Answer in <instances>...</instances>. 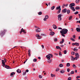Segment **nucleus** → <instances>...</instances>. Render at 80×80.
<instances>
[{
    "instance_id": "17",
    "label": "nucleus",
    "mask_w": 80,
    "mask_h": 80,
    "mask_svg": "<svg viewBox=\"0 0 80 80\" xmlns=\"http://www.w3.org/2000/svg\"><path fill=\"white\" fill-rule=\"evenodd\" d=\"M17 72L18 73H21V71L19 69H18L17 71Z\"/></svg>"
},
{
    "instance_id": "46",
    "label": "nucleus",
    "mask_w": 80,
    "mask_h": 80,
    "mask_svg": "<svg viewBox=\"0 0 80 80\" xmlns=\"http://www.w3.org/2000/svg\"><path fill=\"white\" fill-rule=\"evenodd\" d=\"M33 62H37V59H34L33 60Z\"/></svg>"
},
{
    "instance_id": "38",
    "label": "nucleus",
    "mask_w": 80,
    "mask_h": 80,
    "mask_svg": "<svg viewBox=\"0 0 80 80\" xmlns=\"http://www.w3.org/2000/svg\"><path fill=\"white\" fill-rule=\"evenodd\" d=\"M42 13L41 12H39L38 13V15H42Z\"/></svg>"
},
{
    "instance_id": "49",
    "label": "nucleus",
    "mask_w": 80,
    "mask_h": 80,
    "mask_svg": "<svg viewBox=\"0 0 80 80\" xmlns=\"http://www.w3.org/2000/svg\"><path fill=\"white\" fill-rule=\"evenodd\" d=\"M71 40L72 41H75V39H74L73 38H71Z\"/></svg>"
},
{
    "instance_id": "7",
    "label": "nucleus",
    "mask_w": 80,
    "mask_h": 80,
    "mask_svg": "<svg viewBox=\"0 0 80 80\" xmlns=\"http://www.w3.org/2000/svg\"><path fill=\"white\" fill-rule=\"evenodd\" d=\"M5 68H7V69H11V68H10V66L7 65H5Z\"/></svg>"
},
{
    "instance_id": "63",
    "label": "nucleus",
    "mask_w": 80,
    "mask_h": 80,
    "mask_svg": "<svg viewBox=\"0 0 80 80\" xmlns=\"http://www.w3.org/2000/svg\"><path fill=\"white\" fill-rule=\"evenodd\" d=\"M53 74H51V77H53Z\"/></svg>"
},
{
    "instance_id": "33",
    "label": "nucleus",
    "mask_w": 80,
    "mask_h": 80,
    "mask_svg": "<svg viewBox=\"0 0 80 80\" xmlns=\"http://www.w3.org/2000/svg\"><path fill=\"white\" fill-rule=\"evenodd\" d=\"M54 8H55V6H53L51 8V9L52 10H53L54 9Z\"/></svg>"
},
{
    "instance_id": "53",
    "label": "nucleus",
    "mask_w": 80,
    "mask_h": 80,
    "mask_svg": "<svg viewBox=\"0 0 80 80\" xmlns=\"http://www.w3.org/2000/svg\"><path fill=\"white\" fill-rule=\"evenodd\" d=\"M39 36V35L38 34H36V37H38Z\"/></svg>"
},
{
    "instance_id": "36",
    "label": "nucleus",
    "mask_w": 80,
    "mask_h": 80,
    "mask_svg": "<svg viewBox=\"0 0 80 80\" xmlns=\"http://www.w3.org/2000/svg\"><path fill=\"white\" fill-rule=\"evenodd\" d=\"M65 34H64L63 33H61V35H62V37H65Z\"/></svg>"
},
{
    "instance_id": "41",
    "label": "nucleus",
    "mask_w": 80,
    "mask_h": 80,
    "mask_svg": "<svg viewBox=\"0 0 80 80\" xmlns=\"http://www.w3.org/2000/svg\"><path fill=\"white\" fill-rule=\"evenodd\" d=\"M51 62H52V60H49L48 61V63H50Z\"/></svg>"
},
{
    "instance_id": "47",
    "label": "nucleus",
    "mask_w": 80,
    "mask_h": 80,
    "mask_svg": "<svg viewBox=\"0 0 80 80\" xmlns=\"http://www.w3.org/2000/svg\"><path fill=\"white\" fill-rule=\"evenodd\" d=\"M22 30H23V28H22L21 29V31L20 32V33H22Z\"/></svg>"
},
{
    "instance_id": "42",
    "label": "nucleus",
    "mask_w": 80,
    "mask_h": 80,
    "mask_svg": "<svg viewBox=\"0 0 80 80\" xmlns=\"http://www.w3.org/2000/svg\"><path fill=\"white\" fill-rule=\"evenodd\" d=\"M59 56L60 57H62V54L61 53V52H59Z\"/></svg>"
},
{
    "instance_id": "28",
    "label": "nucleus",
    "mask_w": 80,
    "mask_h": 80,
    "mask_svg": "<svg viewBox=\"0 0 80 80\" xmlns=\"http://www.w3.org/2000/svg\"><path fill=\"white\" fill-rule=\"evenodd\" d=\"M37 38L38 39H41V38H42V37L39 36Z\"/></svg>"
},
{
    "instance_id": "57",
    "label": "nucleus",
    "mask_w": 80,
    "mask_h": 80,
    "mask_svg": "<svg viewBox=\"0 0 80 80\" xmlns=\"http://www.w3.org/2000/svg\"><path fill=\"white\" fill-rule=\"evenodd\" d=\"M29 71L27 69L26 71V72H28Z\"/></svg>"
},
{
    "instance_id": "3",
    "label": "nucleus",
    "mask_w": 80,
    "mask_h": 80,
    "mask_svg": "<svg viewBox=\"0 0 80 80\" xmlns=\"http://www.w3.org/2000/svg\"><path fill=\"white\" fill-rule=\"evenodd\" d=\"M6 60L5 61H4V60H2V66L3 67H5V63H6Z\"/></svg>"
},
{
    "instance_id": "24",
    "label": "nucleus",
    "mask_w": 80,
    "mask_h": 80,
    "mask_svg": "<svg viewBox=\"0 0 80 80\" xmlns=\"http://www.w3.org/2000/svg\"><path fill=\"white\" fill-rule=\"evenodd\" d=\"M79 2H80V0H76V3H79Z\"/></svg>"
},
{
    "instance_id": "31",
    "label": "nucleus",
    "mask_w": 80,
    "mask_h": 80,
    "mask_svg": "<svg viewBox=\"0 0 80 80\" xmlns=\"http://www.w3.org/2000/svg\"><path fill=\"white\" fill-rule=\"evenodd\" d=\"M75 73V72L73 71H72L71 72V75H72V74H73Z\"/></svg>"
},
{
    "instance_id": "52",
    "label": "nucleus",
    "mask_w": 80,
    "mask_h": 80,
    "mask_svg": "<svg viewBox=\"0 0 80 80\" xmlns=\"http://www.w3.org/2000/svg\"><path fill=\"white\" fill-rule=\"evenodd\" d=\"M71 78H72L70 77H69V78H68V80H71Z\"/></svg>"
},
{
    "instance_id": "2",
    "label": "nucleus",
    "mask_w": 80,
    "mask_h": 80,
    "mask_svg": "<svg viewBox=\"0 0 80 80\" xmlns=\"http://www.w3.org/2000/svg\"><path fill=\"white\" fill-rule=\"evenodd\" d=\"M4 31H1V33H0V35L1 37H3L5 34V32H7V29H4Z\"/></svg>"
},
{
    "instance_id": "16",
    "label": "nucleus",
    "mask_w": 80,
    "mask_h": 80,
    "mask_svg": "<svg viewBox=\"0 0 80 80\" xmlns=\"http://www.w3.org/2000/svg\"><path fill=\"white\" fill-rule=\"evenodd\" d=\"M30 49H29L28 50V55L29 56V57H30Z\"/></svg>"
},
{
    "instance_id": "6",
    "label": "nucleus",
    "mask_w": 80,
    "mask_h": 80,
    "mask_svg": "<svg viewBox=\"0 0 80 80\" xmlns=\"http://www.w3.org/2000/svg\"><path fill=\"white\" fill-rule=\"evenodd\" d=\"M46 57L49 60H50V58H51V57L49 55V54H48V55H46Z\"/></svg>"
},
{
    "instance_id": "32",
    "label": "nucleus",
    "mask_w": 80,
    "mask_h": 80,
    "mask_svg": "<svg viewBox=\"0 0 80 80\" xmlns=\"http://www.w3.org/2000/svg\"><path fill=\"white\" fill-rule=\"evenodd\" d=\"M45 18H46V19H48V15L45 16Z\"/></svg>"
},
{
    "instance_id": "29",
    "label": "nucleus",
    "mask_w": 80,
    "mask_h": 80,
    "mask_svg": "<svg viewBox=\"0 0 80 80\" xmlns=\"http://www.w3.org/2000/svg\"><path fill=\"white\" fill-rule=\"evenodd\" d=\"M71 59H72V61H74V58H73V57L72 56H71Z\"/></svg>"
},
{
    "instance_id": "25",
    "label": "nucleus",
    "mask_w": 80,
    "mask_h": 80,
    "mask_svg": "<svg viewBox=\"0 0 80 80\" xmlns=\"http://www.w3.org/2000/svg\"><path fill=\"white\" fill-rule=\"evenodd\" d=\"M67 12L68 14H69V13H70V11L69 10H67Z\"/></svg>"
},
{
    "instance_id": "20",
    "label": "nucleus",
    "mask_w": 80,
    "mask_h": 80,
    "mask_svg": "<svg viewBox=\"0 0 80 80\" xmlns=\"http://www.w3.org/2000/svg\"><path fill=\"white\" fill-rule=\"evenodd\" d=\"M72 16H70V17H69V20H72Z\"/></svg>"
},
{
    "instance_id": "39",
    "label": "nucleus",
    "mask_w": 80,
    "mask_h": 80,
    "mask_svg": "<svg viewBox=\"0 0 80 80\" xmlns=\"http://www.w3.org/2000/svg\"><path fill=\"white\" fill-rule=\"evenodd\" d=\"M75 52H71V54H72V55H75Z\"/></svg>"
},
{
    "instance_id": "23",
    "label": "nucleus",
    "mask_w": 80,
    "mask_h": 80,
    "mask_svg": "<svg viewBox=\"0 0 80 80\" xmlns=\"http://www.w3.org/2000/svg\"><path fill=\"white\" fill-rule=\"evenodd\" d=\"M67 67H70V63H68L67 64Z\"/></svg>"
},
{
    "instance_id": "27",
    "label": "nucleus",
    "mask_w": 80,
    "mask_h": 80,
    "mask_svg": "<svg viewBox=\"0 0 80 80\" xmlns=\"http://www.w3.org/2000/svg\"><path fill=\"white\" fill-rule=\"evenodd\" d=\"M61 11V9H60L59 10H58V11L57 12V13H60Z\"/></svg>"
},
{
    "instance_id": "18",
    "label": "nucleus",
    "mask_w": 80,
    "mask_h": 80,
    "mask_svg": "<svg viewBox=\"0 0 80 80\" xmlns=\"http://www.w3.org/2000/svg\"><path fill=\"white\" fill-rule=\"evenodd\" d=\"M53 27L54 29H56L57 28L56 26L55 25H53Z\"/></svg>"
},
{
    "instance_id": "10",
    "label": "nucleus",
    "mask_w": 80,
    "mask_h": 80,
    "mask_svg": "<svg viewBox=\"0 0 80 80\" xmlns=\"http://www.w3.org/2000/svg\"><path fill=\"white\" fill-rule=\"evenodd\" d=\"M60 7H61L60 6H58V7H57L56 10H59L60 9H61Z\"/></svg>"
},
{
    "instance_id": "44",
    "label": "nucleus",
    "mask_w": 80,
    "mask_h": 80,
    "mask_svg": "<svg viewBox=\"0 0 80 80\" xmlns=\"http://www.w3.org/2000/svg\"><path fill=\"white\" fill-rule=\"evenodd\" d=\"M78 12H76L75 13H74V14L75 15H77V14H78Z\"/></svg>"
},
{
    "instance_id": "64",
    "label": "nucleus",
    "mask_w": 80,
    "mask_h": 80,
    "mask_svg": "<svg viewBox=\"0 0 80 80\" xmlns=\"http://www.w3.org/2000/svg\"><path fill=\"white\" fill-rule=\"evenodd\" d=\"M58 70H59V68L57 69L56 70V72H58Z\"/></svg>"
},
{
    "instance_id": "51",
    "label": "nucleus",
    "mask_w": 80,
    "mask_h": 80,
    "mask_svg": "<svg viewBox=\"0 0 80 80\" xmlns=\"http://www.w3.org/2000/svg\"><path fill=\"white\" fill-rule=\"evenodd\" d=\"M39 78H42V76L40 75L39 76Z\"/></svg>"
},
{
    "instance_id": "15",
    "label": "nucleus",
    "mask_w": 80,
    "mask_h": 80,
    "mask_svg": "<svg viewBox=\"0 0 80 80\" xmlns=\"http://www.w3.org/2000/svg\"><path fill=\"white\" fill-rule=\"evenodd\" d=\"M54 34H55V32H50V35H52H52H53Z\"/></svg>"
},
{
    "instance_id": "11",
    "label": "nucleus",
    "mask_w": 80,
    "mask_h": 80,
    "mask_svg": "<svg viewBox=\"0 0 80 80\" xmlns=\"http://www.w3.org/2000/svg\"><path fill=\"white\" fill-rule=\"evenodd\" d=\"M40 29L39 28H38L37 29H36V32H40Z\"/></svg>"
},
{
    "instance_id": "35",
    "label": "nucleus",
    "mask_w": 80,
    "mask_h": 80,
    "mask_svg": "<svg viewBox=\"0 0 80 80\" xmlns=\"http://www.w3.org/2000/svg\"><path fill=\"white\" fill-rule=\"evenodd\" d=\"M69 7H70V8L71 7H73V6L72 5V3H71L70 4Z\"/></svg>"
},
{
    "instance_id": "61",
    "label": "nucleus",
    "mask_w": 80,
    "mask_h": 80,
    "mask_svg": "<svg viewBox=\"0 0 80 80\" xmlns=\"http://www.w3.org/2000/svg\"><path fill=\"white\" fill-rule=\"evenodd\" d=\"M38 59H39V60H40L41 59V58H40V57H38Z\"/></svg>"
},
{
    "instance_id": "4",
    "label": "nucleus",
    "mask_w": 80,
    "mask_h": 80,
    "mask_svg": "<svg viewBox=\"0 0 80 80\" xmlns=\"http://www.w3.org/2000/svg\"><path fill=\"white\" fill-rule=\"evenodd\" d=\"M62 15L59 14L58 15V20H60V21H61L62 20Z\"/></svg>"
},
{
    "instance_id": "55",
    "label": "nucleus",
    "mask_w": 80,
    "mask_h": 80,
    "mask_svg": "<svg viewBox=\"0 0 80 80\" xmlns=\"http://www.w3.org/2000/svg\"><path fill=\"white\" fill-rule=\"evenodd\" d=\"M64 54H66L67 53V51L66 50L64 51Z\"/></svg>"
},
{
    "instance_id": "26",
    "label": "nucleus",
    "mask_w": 80,
    "mask_h": 80,
    "mask_svg": "<svg viewBox=\"0 0 80 80\" xmlns=\"http://www.w3.org/2000/svg\"><path fill=\"white\" fill-rule=\"evenodd\" d=\"M72 67H73V68H75L76 67H77V66L75 65V64H73L72 65Z\"/></svg>"
},
{
    "instance_id": "5",
    "label": "nucleus",
    "mask_w": 80,
    "mask_h": 80,
    "mask_svg": "<svg viewBox=\"0 0 80 80\" xmlns=\"http://www.w3.org/2000/svg\"><path fill=\"white\" fill-rule=\"evenodd\" d=\"M67 12V10L66 8L64 9L62 11V13H66Z\"/></svg>"
},
{
    "instance_id": "19",
    "label": "nucleus",
    "mask_w": 80,
    "mask_h": 80,
    "mask_svg": "<svg viewBox=\"0 0 80 80\" xmlns=\"http://www.w3.org/2000/svg\"><path fill=\"white\" fill-rule=\"evenodd\" d=\"M56 48L57 49H60V50H61V48L59 46H57Z\"/></svg>"
},
{
    "instance_id": "12",
    "label": "nucleus",
    "mask_w": 80,
    "mask_h": 80,
    "mask_svg": "<svg viewBox=\"0 0 80 80\" xmlns=\"http://www.w3.org/2000/svg\"><path fill=\"white\" fill-rule=\"evenodd\" d=\"M64 42V39L62 38V41H60V44H62V43H63Z\"/></svg>"
},
{
    "instance_id": "50",
    "label": "nucleus",
    "mask_w": 80,
    "mask_h": 80,
    "mask_svg": "<svg viewBox=\"0 0 80 80\" xmlns=\"http://www.w3.org/2000/svg\"><path fill=\"white\" fill-rule=\"evenodd\" d=\"M74 8H74V7H71V9H72V10H73V9H74Z\"/></svg>"
},
{
    "instance_id": "48",
    "label": "nucleus",
    "mask_w": 80,
    "mask_h": 80,
    "mask_svg": "<svg viewBox=\"0 0 80 80\" xmlns=\"http://www.w3.org/2000/svg\"><path fill=\"white\" fill-rule=\"evenodd\" d=\"M70 69L68 68L67 69V72H70Z\"/></svg>"
},
{
    "instance_id": "56",
    "label": "nucleus",
    "mask_w": 80,
    "mask_h": 80,
    "mask_svg": "<svg viewBox=\"0 0 80 80\" xmlns=\"http://www.w3.org/2000/svg\"><path fill=\"white\" fill-rule=\"evenodd\" d=\"M80 78V76H78L76 77V78Z\"/></svg>"
},
{
    "instance_id": "13",
    "label": "nucleus",
    "mask_w": 80,
    "mask_h": 80,
    "mask_svg": "<svg viewBox=\"0 0 80 80\" xmlns=\"http://www.w3.org/2000/svg\"><path fill=\"white\" fill-rule=\"evenodd\" d=\"M60 73H65V70H62L60 72Z\"/></svg>"
},
{
    "instance_id": "45",
    "label": "nucleus",
    "mask_w": 80,
    "mask_h": 80,
    "mask_svg": "<svg viewBox=\"0 0 80 80\" xmlns=\"http://www.w3.org/2000/svg\"><path fill=\"white\" fill-rule=\"evenodd\" d=\"M26 73L27 72H24L23 74V75H26Z\"/></svg>"
},
{
    "instance_id": "1",
    "label": "nucleus",
    "mask_w": 80,
    "mask_h": 80,
    "mask_svg": "<svg viewBox=\"0 0 80 80\" xmlns=\"http://www.w3.org/2000/svg\"><path fill=\"white\" fill-rule=\"evenodd\" d=\"M68 32V30L66 29H63L62 30L60 31V33H63V34H67Z\"/></svg>"
},
{
    "instance_id": "9",
    "label": "nucleus",
    "mask_w": 80,
    "mask_h": 80,
    "mask_svg": "<svg viewBox=\"0 0 80 80\" xmlns=\"http://www.w3.org/2000/svg\"><path fill=\"white\" fill-rule=\"evenodd\" d=\"M76 30L78 32H80V28H76Z\"/></svg>"
},
{
    "instance_id": "40",
    "label": "nucleus",
    "mask_w": 80,
    "mask_h": 80,
    "mask_svg": "<svg viewBox=\"0 0 80 80\" xmlns=\"http://www.w3.org/2000/svg\"><path fill=\"white\" fill-rule=\"evenodd\" d=\"M54 41H55V42H57V41H58V39H57V38H55L54 39Z\"/></svg>"
},
{
    "instance_id": "43",
    "label": "nucleus",
    "mask_w": 80,
    "mask_h": 80,
    "mask_svg": "<svg viewBox=\"0 0 80 80\" xmlns=\"http://www.w3.org/2000/svg\"><path fill=\"white\" fill-rule=\"evenodd\" d=\"M71 4H72V5L73 7H74V6L75 5V4L74 3H72Z\"/></svg>"
},
{
    "instance_id": "21",
    "label": "nucleus",
    "mask_w": 80,
    "mask_h": 80,
    "mask_svg": "<svg viewBox=\"0 0 80 80\" xmlns=\"http://www.w3.org/2000/svg\"><path fill=\"white\" fill-rule=\"evenodd\" d=\"M80 7H76L75 8V9L76 10H80Z\"/></svg>"
},
{
    "instance_id": "60",
    "label": "nucleus",
    "mask_w": 80,
    "mask_h": 80,
    "mask_svg": "<svg viewBox=\"0 0 80 80\" xmlns=\"http://www.w3.org/2000/svg\"><path fill=\"white\" fill-rule=\"evenodd\" d=\"M74 60H77V57H76L74 58Z\"/></svg>"
},
{
    "instance_id": "8",
    "label": "nucleus",
    "mask_w": 80,
    "mask_h": 80,
    "mask_svg": "<svg viewBox=\"0 0 80 80\" xmlns=\"http://www.w3.org/2000/svg\"><path fill=\"white\" fill-rule=\"evenodd\" d=\"M75 56L77 58H79V54L78 53H75Z\"/></svg>"
},
{
    "instance_id": "22",
    "label": "nucleus",
    "mask_w": 80,
    "mask_h": 80,
    "mask_svg": "<svg viewBox=\"0 0 80 80\" xmlns=\"http://www.w3.org/2000/svg\"><path fill=\"white\" fill-rule=\"evenodd\" d=\"M75 45L76 46H79V43H77V42H75Z\"/></svg>"
},
{
    "instance_id": "30",
    "label": "nucleus",
    "mask_w": 80,
    "mask_h": 80,
    "mask_svg": "<svg viewBox=\"0 0 80 80\" xmlns=\"http://www.w3.org/2000/svg\"><path fill=\"white\" fill-rule=\"evenodd\" d=\"M74 52H77V51H78V49H77L75 48L74 49Z\"/></svg>"
},
{
    "instance_id": "14",
    "label": "nucleus",
    "mask_w": 80,
    "mask_h": 80,
    "mask_svg": "<svg viewBox=\"0 0 80 80\" xmlns=\"http://www.w3.org/2000/svg\"><path fill=\"white\" fill-rule=\"evenodd\" d=\"M15 72H12L11 73V77H13V76H12L13 75H15Z\"/></svg>"
},
{
    "instance_id": "34",
    "label": "nucleus",
    "mask_w": 80,
    "mask_h": 80,
    "mask_svg": "<svg viewBox=\"0 0 80 80\" xmlns=\"http://www.w3.org/2000/svg\"><path fill=\"white\" fill-rule=\"evenodd\" d=\"M49 56H50L51 58H53V55L51 54H49Z\"/></svg>"
},
{
    "instance_id": "58",
    "label": "nucleus",
    "mask_w": 80,
    "mask_h": 80,
    "mask_svg": "<svg viewBox=\"0 0 80 80\" xmlns=\"http://www.w3.org/2000/svg\"><path fill=\"white\" fill-rule=\"evenodd\" d=\"M72 45L73 46V45H75V43H72Z\"/></svg>"
},
{
    "instance_id": "62",
    "label": "nucleus",
    "mask_w": 80,
    "mask_h": 80,
    "mask_svg": "<svg viewBox=\"0 0 80 80\" xmlns=\"http://www.w3.org/2000/svg\"><path fill=\"white\" fill-rule=\"evenodd\" d=\"M42 48H44V46H43V45H42Z\"/></svg>"
},
{
    "instance_id": "59",
    "label": "nucleus",
    "mask_w": 80,
    "mask_h": 80,
    "mask_svg": "<svg viewBox=\"0 0 80 80\" xmlns=\"http://www.w3.org/2000/svg\"><path fill=\"white\" fill-rule=\"evenodd\" d=\"M73 38H75V35H74L72 36Z\"/></svg>"
},
{
    "instance_id": "54",
    "label": "nucleus",
    "mask_w": 80,
    "mask_h": 80,
    "mask_svg": "<svg viewBox=\"0 0 80 80\" xmlns=\"http://www.w3.org/2000/svg\"><path fill=\"white\" fill-rule=\"evenodd\" d=\"M43 20L44 21H47V19H46L45 18H44L43 19Z\"/></svg>"
},
{
    "instance_id": "37",
    "label": "nucleus",
    "mask_w": 80,
    "mask_h": 80,
    "mask_svg": "<svg viewBox=\"0 0 80 80\" xmlns=\"http://www.w3.org/2000/svg\"><path fill=\"white\" fill-rule=\"evenodd\" d=\"M63 66V64H61L59 65V67H62Z\"/></svg>"
}]
</instances>
